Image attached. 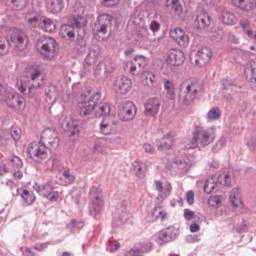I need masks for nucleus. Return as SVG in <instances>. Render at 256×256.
<instances>
[{"label": "nucleus", "mask_w": 256, "mask_h": 256, "mask_svg": "<svg viewBox=\"0 0 256 256\" xmlns=\"http://www.w3.org/2000/svg\"><path fill=\"white\" fill-rule=\"evenodd\" d=\"M36 49L46 61H55L59 55V43L53 37H40L36 42Z\"/></svg>", "instance_id": "nucleus-3"}, {"label": "nucleus", "mask_w": 256, "mask_h": 256, "mask_svg": "<svg viewBox=\"0 0 256 256\" xmlns=\"http://www.w3.org/2000/svg\"><path fill=\"white\" fill-rule=\"evenodd\" d=\"M154 183L156 185V190H157L158 193H163V191H164V196L165 197H169V195H171V189L172 188H171L170 183H168L165 188H163V182H161L159 180H155Z\"/></svg>", "instance_id": "nucleus-42"}, {"label": "nucleus", "mask_w": 256, "mask_h": 256, "mask_svg": "<svg viewBox=\"0 0 256 256\" xmlns=\"http://www.w3.org/2000/svg\"><path fill=\"white\" fill-rule=\"evenodd\" d=\"M9 45L16 51H25L27 45H29V37H27V34L23 30L14 29L10 35Z\"/></svg>", "instance_id": "nucleus-10"}, {"label": "nucleus", "mask_w": 256, "mask_h": 256, "mask_svg": "<svg viewBox=\"0 0 256 256\" xmlns=\"http://www.w3.org/2000/svg\"><path fill=\"white\" fill-rule=\"evenodd\" d=\"M26 21L30 25V27L41 29V24L43 23V16L31 17L29 14H27Z\"/></svg>", "instance_id": "nucleus-39"}, {"label": "nucleus", "mask_w": 256, "mask_h": 256, "mask_svg": "<svg viewBox=\"0 0 256 256\" xmlns=\"http://www.w3.org/2000/svg\"><path fill=\"white\" fill-rule=\"evenodd\" d=\"M114 17L109 14H102L98 17V27L94 35L97 41H105L109 38V31L113 26Z\"/></svg>", "instance_id": "nucleus-5"}, {"label": "nucleus", "mask_w": 256, "mask_h": 256, "mask_svg": "<svg viewBox=\"0 0 256 256\" xmlns=\"http://www.w3.org/2000/svg\"><path fill=\"white\" fill-rule=\"evenodd\" d=\"M222 23L224 25H235L237 23V16L230 11L222 12Z\"/></svg>", "instance_id": "nucleus-38"}, {"label": "nucleus", "mask_w": 256, "mask_h": 256, "mask_svg": "<svg viewBox=\"0 0 256 256\" xmlns=\"http://www.w3.org/2000/svg\"><path fill=\"white\" fill-rule=\"evenodd\" d=\"M170 39H173L179 47H189V36L181 28H173L169 32Z\"/></svg>", "instance_id": "nucleus-13"}, {"label": "nucleus", "mask_w": 256, "mask_h": 256, "mask_svg": "<svg viewBox=\"0 0 256 256\" xmlns=\"http://www.w3.org/2000/svg\"><path fill=\"white\" fill-rule=\"evenodd\" d=\"M41 67L38 65L28 66L20 79L16 81L15 87L26 99L41 101L39 89L41 87Z\"/></svg>", "instance_id": "nucleus-1"}, {"label": "nucleus", "mask_w": 256, "mask_h": 256, "mask_svg": "<svg viewBox=\"0 0 256 256\" xmlns=\"http://www.w3.org/2000/svg\"><path fill=\"white\" fill-rule=\"evenodd\" d=\"M201 231V226L197 223H193L190 225V232L191 233H199Z\"/></svg>", "instance_id": "nucleus-62"}, {"label": "nucleus", "mask_w": 256, "mask_h": 256, "mask_svg": "<svg viewBox=\"0 0 256 256\" xmlns=\"http://www.w3.org/2000/svg\"><path fill=\"white\" fill-rule=\"evenodd\" d=\"M68 21L78 29H82V27L87 26V18H85L83 14H74L69 17Z\"/></svg>", "instance_id": "nucleus-31"}, {"label": "nucleus", "mask_w": 256, "mask_h": 256, "mask_svg": "<svg viewBox=\"0 0 256 256\" xmlns=\"http://www.w3.org/2000/svg\"><path fill=\"white\" fill-rule=\"evenodd\" d=\"M23 167V161L19 157L14 156L8 162V167L0 166V175H5L10 169H21Z\"/></svg>", "instance_id": "nucleus-25"}, {"label": "nucleus", "mask_w": 256, "mask_h": 256, "mask_svg": "<svg viewBox=\"0 0 256 256\" xmlns=\"http://www.w3.org/2000/svg\"><path fill=\"white\" fill-rule=\"evenodd\" d=\"M186 201L188 205H193V203H195V192H193V190H189L186 193Z\"/></svg>", "instance_id": "nucleus-58"}, {"label": "nucleus", "mask_w": 256, "mask_h": 256, "mask_svg": "<svg viewBox=\"0 0 256 256\" xmlns=\"http://www.w3.org/2000/svg\"><path fill=\"white\" fill-rule=\"evenodd\" d=\"M65 7L63 0H47L46 8L49 13L57 14L61 13Z\"/></svg>", "instance_id": "nucleus-27"}, {"label": "nucleus", "mask_w": 256, "mask_h": 256, "mask_svg": "<svg viewBox=\"0 0 256 256\" xmlns=\"http://www.w3.org/2000/svg\"><path fill=\"white\" fill-rule=\"evenodd\" d=\"M219 185L220 183L218 177L208 178L204 185V192H206L208 195L211 193H215L219 189Z\"/></svg>", "instance_id": "nucleus-29"}, {"label": "nucleus", "mask_w": 256, "mask_h": 256, "mask_svg": "<svg viewBox=\"0 0 256 256\" xmlns=\"http://www.w3.org/2000/svg\"><path fill=\"white\" fill-rule=\"evenodd\" d=\"M11 3L16 11H21L27 7V0H11Z\"/></svg>", "instance_id": "nucleus-50"}, {"label": "nucleus", "mask_w": 256, "mask_h": 256, "mask_svg": "<svg viewBox=\"0 0 256 256\" xmlns=\"http://www.w3.org/2000/svg\"><path fill=\"white\" fill-rule=\"evenodd\" d=\"M133 88V82L127 77L120 78L114 83V89L120 95H127Z\"/></svg>", "instance_id": "nucleus-18"}, {"label": "nucleus", "mask_w": 256, "mask_h": 256, "mask_svg": "<svg viewBox=\"0 0 256 256\" xmlns=\"http://www.w3.org/2000/svg\"><path fill=\"white\" fill-rule=\"evenodd\" d=\"M73 13H78V15H83L85 13V8L83 7V4L79 1H76L74 6L72 7Z\"/></svg>", "instance_id": "nucleus-51"}, {"label": "nucleus", "mask_w": 256, "mask_h": 256, "mask_svg": "<svg viewBox=\"0 0 256 256\" xmlns=\"http://www.w3.org/2000/svg\"><path fill=\"white\" fill-rule=\"evenodd\" d=\"M184 218L186 221H191V219H195V213L190 209H184Z\"/></svg>", "instance_id": "nucleus-61"}, {"label": "nucleus", "mask_w": 256, "mask_h": 256, "mask_svg": "<svg viewBox=\"0 0 256 256\" xmlns=\"http://www.w3.org/2000/svg\"><path fill=\"white\" fill-rule=\"evenodd\" d=\"M4 103L13 109H22V107H25V97L21 94L12 93L11 90H8Z\"/></svg>", "instance_id": "nucleus-16"}, {"label": "nucleus", "mask_w": 256, "mask_h": 256, "mask_svg": "<svg viewBox=\"0 0 256 256\" xmlns=\"http://www.w3.org/2000/svg\"><path fill=\"white\" fill-rule=\"evenodd\" d=\"M207 119L209 121H217V119H221V110L219 107H214L209 110L207 113Z\"/></svg>", "instance_id": "nucleus-46"}, {"label": "nucleus", "mask_w": 256, "mask_h": 256, "mask_svg": "<svg viewBox=\"0 0 256 256\" xmlns=\"http://www.w3.org/2000/svg\"><path fill=\"white\" fill-rule=\"evenodd\" d=\"M230 203L234 209H241L243 207V200L241 198V190L234 188L230 192Z\"/></svg>", "instance_id": "nucleus-26"}, {"label": "nucleus", "mask_w": 256, "mask_h": 256, "mask_svg": "<svg viewBox=\"0 0 256 256\" xmlns=\"http://www.w3.org/2000/svg\"><path fill=\"white\" fill-rule=\"evenodd\" d=\"M63 129L68 133V137L71 141H77L79 139V135L81 134V127L79 126V121L65 118L62 123Z\"/></svg>", "instance_id": "nucleus-11"}, {"label": "nucleus", "mask_w": 256, "mask_h": 256, "mask_svg": "<svg viewBox=\"0 0 256 256\" xmlns=\"http://www.w3.org/2000/svg\"><path fill=\"white\" fill-rule=\"evenodd\" d=\"M93 153H105V147L101 143H96L92 147Z\"/></svg>", "instance_id": "nucleus-60"}, {"label": "nucleus", "mask_w": 256, "mask_h": 256, "mask_svg": "<svg viewBox=\"0 0 256 256\" xmlns=\"http://www.w3.org/2000/svg\"><path fill=\"white\" fill-rule=\"evenodd\" d=\"M86 63L88 65H94V63H97V54L95 52H90L86 57Z\"/></svg>", "instance_id": "nucleus-56"}, {"label": "nucleus", "mask_w": 256, "mask_h": 256, "mask_svg": "<svg viewBox=\"0 0 256 256\" xmlns=\"http://www.w3.org/2000/svg\"><path fill=\"white\" fill-rule=\"evenodd\" d=\"M113 65L111 62H102L98 64L95 68L94 75L100 77L101 79H107L110 73H113Z\"/></svg>", "instance_id": "nucleus-19"}, {"label": "nucleus", "mask_w": 256, "mask_h": 256, "mask_svg": "<svg viewBox=\"0 0 256 256\" xmlns=\"http://www.w3.org/2000/svg\"><path fill=\"white\" fill-rule=\"evenodd\" d=\"M248 146L252 151H255L256 149V139L251 140L250 142H248Z\"/></svg>", "instance_id": "nucleus-64"}, {"label": "nucleus", "mask_w": 256, "mask_h": 256, "mask_svg": "<svg viewBox=\"0 0 256 256\" xmlns=\"http://www.w3.org/2000/svg\"><path fill=\"white\" fill-rule=\"evenodd\" d=\"M42 139H45L51 147H57V145H59V137L57 132L53 129H45L42 133Z\"/></svg>", "instance_id": "nucleus-22"}, {"label": "nucleus", "mask_w": 256, "mask_h": 256, "mask_svg": "<svg viewBox=\"0 0 256 256\" xmlns=\"http://www.w3.org/2000/svg\"><path fill=\"white\" fill-rule=\"evenodd\" d=\"M62 39H68L69 41H75V27L72 25L64 24L60 28L59 32Z\"/></svg>", "instance_id": "nucleus-28"}, {"label": "nucleus", "mask_w": 256, "mask_h": 256, "mask_svg": "<svg viewBox=\"0 0 256 256\" xmlns=\"http://www.w3.org/2000/svg\"><path fill=\"white\" fill-rule=\"evenodd\" d=\"M143 147L145 153H155V148H153L151 144L145 143Z\"/></svg>", "instance_id": "nucleus-63"}, {"label": "nucleus", "mask_w": 256, "mask_h": 256, "mask_svg": "<svg viewBox=\"0 0 256 256\" xmlns=\"http://www.w3.org/2000/svg\"><path fill=\"white\" fill-rule=\"evenodd\" d=\"M17 193L18 195H20L24 205L29 206V205H33V203H35V194L33 193V191H29L25 188H18L17 189Z\"/></svg>", "instance_id": "nucleus-23"}, {"label": "nucleus", "mask_w": 256, "mask_h": 256, "mask_svg": "<svg viewBox=\"0 0 256 256\" xmlns=\"http://www.w3.org/2000/svg\"><path fill=\"white\" fill-rule=\"evenodd\" d=\"M182 87H185L184 95L182 97L184 105H191V103L199 97V93L203 91V85H201L197 80L184 82Z\"/></svg>", "instance_id": "nucleus-6"}, {"label": "nucleus", "mask_w": 256, "mask_h": 256, "mask_svg": "<svg viewBox=\"0 0 256 256\" xmlns=\"http://www.w3.org/2000/svg\"><path fill=\"white\" fill-rule=\"evenodd\" d=\"M9 40L0 36V55H5L9 51Z\"/></svg>", "instance_id": "nucleus-49"}, {"label": "nucleus", "mask_w": 256, "mask_h": 256, "mask_svg": "<svg viewBox=\"0 0 256 256\" xmlns=\"http://www.w3.org/2000/svg\"><path fill=\"white\" fill-rule=\"evenodd\" d=\"M166 11H170L176 17L183 15V6L179 0H166L165 2Z\"/></svg>", "instance_id": "nucleus-20"}, {"label": "nucleus", "mask_w": 256, "mask_h": 256, "mask_svg": "<svg viewBox=\"0 0 256 256\" xmlns=\"http://www.w3.org/2000/svg\"><path fill=\"white\" fill-rule=\"evenodd\" d=\"M90 197L94 205H99L100 207L103 205V192L101 189L93 187L90 190Z\"/></svg>", "instance_id": "nucleus-34"}, {"label": "nucleus", "mask_w": 256, "mask_h": 256, "mask_svg": "<svg viewBox=\"0 0 256 256\" xmlns=\"http://www.w3.org/2000/svg\"><path fill=\"white\" fill-rule=\"evenodd\" d=\"M196 23L198 29H206V27H209V25H211V16H209L207 12H200L197 15Z\"/></svg>", "instance_id": "nucleus-30"}, {"label": "nucleus", "mask_w": 256, "mask_h": 256, "mask_svg": "<svg viewBox=\"0 0 256 256\" xmlns=\"http://www.w3.org/2000/svg\"><path fill=\"white\" fill-rule=\"evenodd\" d=\"M137 41H145V39H149V29L147 26L140 27L136 32Z\"/></svg>", "instance_id": "nucleus-45"}, {"label": "nucleus", "mask_w": 256, "mask_h": 256, "mask_svg": "<svg viewBox=\"0 0 256 256\" xmlns=\"http://www.w3.org/2000/svg\"><path fill=\"white\" fill-rule=\"evenodd\" d=\"M140 79L141 83L144 85H149L148 81H150V85H155V83H157V76L151 71L143 72L140 76Z\"/></svg>", "instance_id": "nucleus-36"}, {"label": "nucleus", "mask_w": 256, "mask_h": 256, "mask_svg": "<svg viewBox=\"0 0 256 256\" xmlns=\"http://www.w3.org/2000/svg\"><path fill=\"white\" fill-rule=\"evenodd\" d=\"M221 203H223V196L220 195H213L208 199V205H210V207H219Z\"/></svg>", "instance_id": "nucleus-48"}, {"label": "nucleus", "mask_w": 256, "mask_h": 256, "mask_svg": "<svg viewBox=\"0 0 256 256\" xmlns=\"http://www.w3.org/2000/svg\"><path fill=\"white\" fill-rule=\"evenodd\" d=\"M218 183L220 185H225L226 187H231L232 185H235V174H233V171H224L218 176Z\"/></svg>", "instance_id": "nucleus-21"}, {"label": "nucleus", "mask_w": 256, "mask_h": 256, "mask_svg": "<svg viewBox=\"0 0 256 256\" xmlns=\"http://www.w3.org/2000/svg\"><path fill=\"white\" fill-rule=\"evenodd\" d=\"M165 62L170 67H180L185 63V53L179 49H170L166 53Z\"/></svg>", "instance_id": "nucleus-12"}, {"label": "nucleus", "mask_w": 256, "mask_h": 256, "mask_svg": "<svg viewBox=\"0 0 256 256\" xmlns=\"http://www.w3.org/2000/svg\"><path fill=\"white\" fill-rule=\"evenodd\" d=\"M119 1L121 0H102L101 5L103 7H116V5H119Z\"/></svg>", "instance_id": "nucleus-57"}, {"label": "nucleus", "mask_w": 256, "mask_h": 256, "mask_svg": "<svg viewBox=\"0 0 256 256\" xmlns=\"http://www.w3.org/2000/svg\"><path fill=\"white\" fill-rule=\"evenodd\" d=\"M173 142V136H164L158 142V149H160V151H167V149H171V147H173Z\"/></svg>", "instance_id": "nucleus-35"}, {"label": "nucleus", "mask_w": 256, "mask_h": 256, "mask_svg": "<svg viewBox=\"0 0 256 256\" xmlns=\"http://www.w3.org/2000/svg\"><path fill=\"white\" fill-rule=\"evenodd\" d=\"M27 153L29 157L36 161V163H41L49 157V150L47 146L42 142H32L28 145Z\"/></svg>", "instance_id": "nucleus-7"}, {"label": "nucleus", "mask_w": 256, "mask_h": 256, "mask_svg": "<svg viewBox=\"0 0 256 256\" xmlns=\"http://www.w3.org/2000/svg\"><path fill=\"white\" fill-rule=\"evenodd\" d=\"M240 27L247 37H253V30H251V22H249V19L243 18L240 21Z\"/></svg>", "instance_id": "nucleus-44"}, {"label": "nucleus", "mask_w": 256, "mask_h": 256, "mask_svg": "<svg viewBox=\"0 0 256 256\" xmlns=\"http://www.w3.org/2000/svg\"><path fill=\"white\" fill-rule=\"evenodd\" d=\"M172 233H173V231L169 228L160 231V233L158 234L159 241H161V243H169V241H171V239H173Z\"/></svg>", "instance_id": "nucleus-43"}, {"label": "nucleus", "mask_w": 256, "mask_h": 256, "mask_svg": "<svg viewBox=\"0 0 256 256\" xmlns=\"http://www.w3.org/2000/svg\"><path fill=\"white\" fill-rule=\"evenodd\" d=\"M149 28H150V31H152V33H157L161 29V24H159V22L154 20L150 23Z\"/></svg>", "instance_id": "nucleus-59"}, {"label": "nucleus", "mask_w": 256, "mask_h": 256, "mask_svg": "<svg viewBox=\"0 0 256 256\" xmlns=\"http://www.w3.org/2000/svg\"><path fill=\"white\" fill-rule=\"evenodd\" d=\"M212 57L213 51L207 47H202L191 52L190 61L193 65H196V67H205V65L211 61Z\"/></svg>", "instance_id": "nucleus-8"}, {"label": "nucleus", "mask_w": 256, "mask_h": 256, "mask_svg": "<svg viewBox=\"0 0 256 256\" xmlns=\"http://www.w3.org/2000/svg\"><path fill=\"white\" fill-rule=\"evenodd\" d=\"M21 128L19 127H12L11 129V137L14 139V141H19L21 139Z\"/></svg>", "instance_id": "nucleus-53"}, {"label": "nucleus", "mask_w": 256, "mask_h": 256, "mask_svg": "<svg viewBox=\"0 0 256 256\" xmlns=\"http://www.w3.org/2000/svg\"><path fill=\"white\" fill-rule=\"evenodd\" d=\"M75 227H76L77 229H82V227H83V222H79V221H77V220H75V219H72V220L68 223L67 229H75Z\"/></svg>", "instance_id": "nucleus-55"}, {"label": "nucleus", "mask_w": 256, "mask_h": 256, "mask_svg": "<svg viewBox=\"0 0 256 256\" xmlns=\"http://www.w3.org/2000/svg\"><path fill=\"white\" fill-rule=\"evenodd\" d=\"M161 109V100L159 98H150L144 105L145 117H157Z\"/></svg>", "instance_id": "nucleus-14"}, {"label": "nucleus", "mask_w": 256, "mask_h": 256, "mask_svg": "<svg viewBox=\"0 0 256 256\" xmlns=\"http://www.w3.org/2000/svg\"><path fill=\"white\" fill-rule=\"evenodd\" d=\"M111 113V106H109V104L107 103H102L98 106L96 112H95V116L96 117H113V116H109V114Z\"/></svg>", "instance_id": "nucleus-37"}, {"label": "nucleus", "mask_w": 256, "mask_h": 256, "mask_svg": "<svg viewBox=\"0 0 256 256\" xmlns=\"http://www.w3.org/2000/svg\"><path fill=\"white\" fill-rule=\"evenodd\" d=\"M63 177L66 180L67 185H73V183H75V177L69 170L63 172Z\"/></svg>", "instance_id": "nucleus-52"}, {"label": "nucleus", "mask_w": 256, "mask_h": 256, "mask_svg": "<svg viewBox=\"0 0 256 256\" xmlns=\"http://www.w3.org/2000/svg\"><path fill=\"white\" fill-rule=\"evenodd\" d=\"M117 120L115 117H105L100 124V131L102 135H113L117 133Z\"/></svg>", "instance_id": "nucleus-15"}, {"label": "nucleus", "mask_w": 256, "mask_h": 256, "mask_svg": "<svg viewBox=\"0 0 256 256\" xmlns=\"http://www.w3.org/2000/svg\"><path fill=\"white\" fill-rule=\"evenodd\" d=\"M137 116V106L132 101H125L118 105V117L120 121L128 123Z\"/></svg>", "instance_id": "nucleus-9"}, {"label": "nucleus", "mask_w": 256, "mask_h": 256, "mask_svg": "<svg viewBox=\"0 0 256 256\" xmlns=\"http://www.w3.org/2000/svg\"><path fill=\"white\" fill-rule=\"evenodd\" d=\"M233 7L242 11H253L256 7L255 0H231Z\"/></svg>", "instance_id": "nucleus-24"}, {"label": "nucleus", "mask_w": 256, "mask_h": 256, "mask_svg": "<svg viewBox=\"0 0 256 256\" xmlns=\"http://www.w3.org/2000/svg\"><path fill=\"white\" fill-rule=\"evenodd\" d=\"M99 101H101V95L98 93H94L89 96L82 95L77 105L80 117H87V115H91V113L97 109Z\"/></svg>", "instance_id": "nucleus-4"}, {"label": "nucleus", "mask_w": 256, "mask_h": 256, "mask_svg": "<svg viewBox=\"0 0 256 256\" xmlns=\"http://www.w3.org/2000/svg\"><path fill=\"white\" fill-rule=\"evenodd\" d=\"M169 214H167V212L163 211V208L159 207H155L152 210V219L154 221H157V219H161V221H165L167 219Z\"/></svg>", "instance_id": "nucleus-40"}, {"label": "nucleus", "mask_w": 256, "mask_h": 256, "mask_svg": "<svg viewBox=\"0 0 256 256\" xmlns=\"http://www.w3.org/2000/svg\"><path fill=\"white\" fill-rule=\"evenodd\" d=\"M124 69L128 73H131V75H142L143 73L141 68H137V65L133 61L126 62Z\"/></svg>", "instance_id": "nucleus-41"}, {"label": "nucleus", "mask_w": 256, "mask_h": 256, "mask_svg": "<svg viewBox=\"0 0 256 256\" xmlns=\"http://www.w3.org/2000/svg\"><path fill=\"white\" fill-rule=\"evenodd\" d=\"M164 89L166 91V97L167 99H170V101H175L177 94H175V83L171 80H164Z\"/></svg>", "instance_id": "nucleus-32"}, {"label": "nucleus", "mask_w": 256, "mask_h": 256, "mask_svg": "<svg viewBox=\"0 0 256 256\" xmlns=\"http://www.w3.org/2000/svg\"><path fill=\"white\" fill-rule=\"evenodd\" d=\"M215 128L213 127H203V126H194L192 131V137L184 141L186 149H197L199 145L201 147H207L215 141Z\"/></svg>", "instance_id": "nucleus-2"}, {"label": "nucleus", "mask_w": 256, "mask_h": 256, "mask_svg": "<svg viewBox=\"0 0 256 256\" xmlns=\"http://www.w3.org/2000/svg\"><path fill=\"white\" fill-rule=\"evenodd\" d=\"M9 93V89L2 84H0V102L4 103L7 100V95Z\"/></svg>", "instance_id": "nucleus-54"}, {"label": "nucleus", "mask_w": 256, "mask_h": 256, "mask_svg": "<svg viewBox=\"0 0 256 256\" xmlns=\"http://www.w3.org/2000/svg\"><path fill=\"white\" fill-rule=\"evenodd\" d=\"M53 185L51 182H48L42 186L36 188L37 193H40L42 197H45L49 201H57L59 199V192L54 191Z\"/></svg>", "instance_id": "nucleus-17"}, {"label": "nucleus", "mask_w": 256, "mask_h": 256, "mask_svg": "<svg viewBox=\"0 0 256 256\" xmlns=\"http://www.w3.org/2000/svg\"><path fill=\"white\" fill-rule=\"evenodd\" d=\"M40 29H42V31H44L45 33H53L57 29V26L55 25V22H53V20L43 16Z\"/></svg>", "instance_id": "nucleus-33"}, {"label": "nucleus", "mask_w": 256, "mask_h": 256, "mask_svg": "<svg viewBox=\"0 0 256 256\" xmlns=\"http://www.w3.org/2000/svg\"><path fill=\"white\" fill-rule=\"evenodd\" d=\"M134 62L138 65L139 69H145L149 65V59L143 55H138L134 58Z\"/></svg>", "instance_id": "nucleus-47"}]
</instances>
